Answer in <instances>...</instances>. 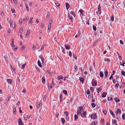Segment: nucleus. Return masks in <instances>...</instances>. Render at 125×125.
<instances>
[{"instance_id":"nucleus-50","label":"nucleus","mask_w":125,"mask_h":125,"mask_svg":"<svg viewBox=\"0 0 125 125\" xmlns=\"http://www.w3.org/2000/svg\"><path fill=\"white\" fill-rule=\"evenodd\" d=\"M26 63H25L22 66V68L23 69H24L25 66V65H26Z\"/></svg>"},{"instance_id":"nucleus-43","label":"nucleus","mask_w":125,"mask_h":125,"mask_svg":"<svg viewBox=\"0 0 125 125\" xmlns=\"http://www.w3.org/2000/svg\"><path fill=\"white\" fill-rule=\"evenodd\" d=\"M91 105L93 107H95L96 106V105L94 103H92Z\"/></svg>"},{"instance_id":"nucleus-25","label":"nucleus","mask_w":125,"mask_h":125,"mask_svg":"<svg viewBox=\"0 0 125 125\" xmlns=\"http://www.w3.org/2000/svg\"><path fill=\"white\" fill-rule=\"evenodd\" d=\"M104 73L105 75L104 77H105V78H106L107 77V76L108 74V72L107 71H105L104 72Z\"/></svg>"},{"instance_id":"nucleus-42","label":"nucleus","mask_w":125,"mask_h":125,"mask_svg":"<svg viewBox=\"0 0 125 125\" xmlns=\"http://www.w3.org/2000/svg\"><path fill=\"white\" fill-rule=\"evenodd\" d=\"M119 85V84L118 83H117L115 85V87L116 88H117Z\"/></svg>"},{"instance_id":"nucleus-9","label":"nucleus","mask_w":125,"mask_h":125,"mask_svg":"<svg viewBox=\"0 0 125 125\" xmlns=\"http://www.w3.org/2000/svg\"><path fill=\"white\" fill-rule=\"evenodd\" d=\"M97 123V121H94L92 122L90 125H96Z\"/></svg>"},{"instance_id":"nucleus-8","label":"nucleus","mask_w":125,"mask_h":125,"mask_svg":"<svg viewBox=\"0 0 125 125\" xmlns=\"http://www.w3.org/2000/svg\"><path fill=\"white\" fill-rule=\"evenodd\" d=\"M116 112V114L117 115L118 113H119L120 114H121V111L120 109L118 108Z\"/></svg>"},{"instance_id":"nucleus-6","label":"nucleus","mask_w":125,"mask_h":125,"mask_svg":"<svg viewBox=\"0 0 125 125\" xmlns=\"http://www.w3.org/2000/svg\"><path fill=\"white\" fill-rule=\"evenodd\" d=\"M59 98H60V102L61 103H62V98L63 96L61 94H60L59 95Z\"/></svg>"},{"instance_id":"nucleus-38","label":"nucleus","mask_w":125,"mask_h":125,"mask_svg":"<svg viewBox=\"0 0 125 125\" xmlns=\"http://www.w3.org/2000/svg\"><path fill=\"white\" fill-rule=\"evenodd\" d=\"M102 111L103 113L104 114V115H106L107 113L106 111L105 110H103Z\"/></svg>"},{"instance_id":"nucleus-12","label":"nucleus","mask_w":125,"mask_h":125,"mask_svg":"<svg viewBox=\"0 0 125 125\" xmlns=\"http://www.w3.org/2000/svg\"><path fill=\"white\" fill-rule=\"evenodd\" d=\"M65 47L66 49L67 50L69 49L70 48V46L68 44L65 45Z\"/></svg>"},{"instance_id":"nucleus-44","label":"nucleus","mask_w":125,"mask_h":125,"mask_svg":"<svg viewBox=\"0 0 125 125\" xmlns=\"http://www.w3.org/2000/svg\"><path fill=\"white\" fill-rule=\"evenodd\" d=\"M79 11L80 12V14H81L83 15V10L82 9H81L79 10Z\"/></svg>"},{"instance_id":"nucleus-56","label":"nucleus","mask_w":125,"mask_h":125,"mask_svg":"<svg viewBox=\"0 0 125 125\" xmlns=\"http://www.w3.org/2000/svg\"><path fill=\"white\" fill-rule=\"evenodd\" d=\"M20 38L21 39H22L23 38L22 36V32L21 31H20Z\"/></svg>"},{"instance_id":"nucleus-1","label":"nucleus","mask_w":125,"mask_h":125,"mask_svg":"<svg viewBox=\"0 0 125 125\" xmlns=\"http://www.w3.org/2000/svg\"><path fill=\"white\" fill-rule=\"evenodd\" d=\"M91 119L94 120L96 118H97V116L96 115L95 113L92 114L91 116Z\"/></svg>"},{"instance_id":"nucleus-3","label":"nucleus","mask_w":125,"mask_h":125,"mask_svg":"<svg viewBox=\"0 0 125 125\" xmlns=\"http://www.w3.org/2000/svg\"><path fill=\"white\" fill-rule=\"evenodd\" d=\"M86 112L85 111H83L82 114L81 113V116L82 117H86Z\"/></svg>"},{"instance_id":"nucleus-20","label":"nucleus","mask_w":125,"mask_h":125,"mask_svg":"<svg viewBox=\"0 0 125 125\" xmlns=\"http://www.w3.org/2000/svg\"><path fill=\"white\" fill-rule=\"evenodd\" d=\"M96 90L97 93L98 94L99 93L100 90L101 91L102 90V88L100 87H99L98 88H97Z\"/></svg>"},{"instance_id":"nucleus-46","label":"nucleus","mask_w":125,"mask_h":125,"mask_svg":"<svg viewBox=\"0 0 125 125\" xmlns=\"http://www.w3.org/2000/svg\"><path fill=\"white\" fill-rule=\"evenodd\" d=\"M18 123L19 125H21V124H22L21 119H19Z\"/></svg>"},{"instance_id":"nucleus-57","label":"nucleus","mask_w":125,"mask_h":125,"mask_svg":"<svg viewBox=\"0 0 125 125\" xmlns=\"http://www.w3.org/2000/svg\"><path fill=\"white\" fill-rule=\"evenodd\" d=\"M86 93L87 94H90V92L89 90H87L86 92Z\"/></svg>"},{"instance_id":"nucleus-52","label":"nucleus","mask_w":125,"mask_h":125,"mask_svg":"<svg viewBox=\"0 0 125 125\" xmlns=\"http://www.w3.org/2000/svg\"><path fill=\"white\" fill-rule=\"evenodd\" d=\"M64 114L66 115V116H67L68 115V113L67 111L65 112Z\"/></svg>"},{"instance_id":"nucleus-53","label":"nucleus","mask_w":125,"mask_h":125,"mask_svg":"<svg viewBox=\"0 0 125 125\" xmlns=\"http://www.w3.org/2000/svg\"><path fill=\"white\" fill-rule=\"evenodd\" d=\"M49 23H50V25H51V24L52 23V19H50Z\"/></svg>"},{"instance_id":"nucleus-37","label":"nucleus","mask_w":125,"mask_h":125,"mask_svg":"<svg viewBox=\"0 0 125 125\" xmlns=\"http://www.w3.org/2000/svg\"><path fill=\"white\" fill-rule=\"evenodd\" d=\"M68 17L69 18V19L72 20V19H73L72 17V16H71L69 14L68 15Z\"/></svg>"},{"instance_id":"nucleus-34","label":"nucleus","mask_w":125,"mask_h":125,"mask_svg":"<svg viewBox=\"0 0 125 125\" xmlns=\"http://www.w3.org/2000/svg\"><path fill=\"white\" fill-rule=\"evenodd\" d=\"M25 5H26V8L27 10V11H29V7H28L27 5V4H25Z\"/></svg>"},{"instance_id":"nucleus-26","label":"nucleus","mask_w":125,"mask_h":125,"mask_svg":"<svg viewBox=\"0 0 125 125\" xmlns=\"http://www.w3.org/2000/svg\"><path fill=\"white\" fill-rule=\"evenodd\" d=\"M52 84H48V88H49V87H50V88H52Z\"/></svg>"},{"instance_id":"nucleus-48","label":"nucleus","mask_w":125,"mask_h":125,"mask_svg":"<svg viewBox=\"0 0 125 125\" xmlns=\"http://www.w3.org/2000/svg\"><path fill=\"white\" fill-rule=\"evenodd\" d=\"M101 121L103 122L102 123V124L103 125V124H104V119L102 118L101 119Z\"/></svg>"},{"instance_id":"nucleus-16","label":"nucleus","mask_w":125,"mask_h":125,"mask_svg":"<svg viewBox=\"0 0 125 125\" xmlns=\"http://www.w3.org/2000/svg\"><path fill=\"white\" fill-rule=\"evenodd\" d=\"M99 75L100 77H103L104 76V74L102 71H101L99 73Z\"/></svg>"},{"instance_id":"nucleus-41","label":"nucleus","mask_w":125,"mask_h":125,"mask_svg":"<svg viewBox=\"0 0 125 125\" xmlns=\"http://www.w3.org/2000/svg\"><path fill=\"white\" fill-rule=\"evenodd\" d=\"M125 114H123L122 116V119H123L125 120Z\"/></svg>"},{"instance_id":"nucleus-51","label":"nucleus","mask_w":125,"mask_h":125,"mask_svg":"<svg viewBox=\"0 0 125 125\" xmlns=\"http://www.w3.org/2000/svg\"><path fill=\"white\" fill-rule=\"evenodd\" d=\"M44 26V23L43 22L42 23L41 27L42 28H43Z\"/></svg>"},{"instance_id":"nucleus-17","label":"nucleus","mask_w":125,"mask_h":125,"mask_svg":"<svg viewBox=\"0 0 125 125\" xmlns=\"http://www.w3.org/2000/svg\"><path fill=\"white\" fill-rule=\"evenodd\" d=\"M38 66L40 67H42V65L40 61L39 60H38Z\"/></svg>"},{"instance_id":"nucleus-40","label":"nucleus","mask_w":125,"mask_h":125,"mask_svg":"<svg viewBox=\"0 0 125 125\" xmlns=\"http://www.w3.org/2000/svg\"><path fill=\"white\" fill-rule=\"evenodd\" d=\"M93 28L94 31H95L96 30V27L95 26L93 25Z\"/></svg>"},{"instance_id":"nucleus-23","label":"nucleus","mask_w":125,"mask_h":125,"mask_svg":"<svg viewBox=\"0 0 125 125\" xmlns=\"http://www.w3.org/2000/svg\"><path fill=\"white\" fill-rule=\"evenodd\" d=\"M61 122L63 124L65 122V121L64 119V118H61Z\"/></svg>"},{"instance_id":"nucleus-30","label":"nucleus","mask_w":125,"mask_h":125,"mask_svg":"<svg viewBox=\"0 0 125 125\" xmlns=\"http://www.w3.org/2000/svg\"><path fill=\"white\" fill-rule=\"evenodd\" d=\"M63 77L61 75H60L58 77V80H59L60 79H63Z\"/></svg>"},{"instance_id":"nucleus-19","label":"nucleus","mask_w":125,"mask_h":125,"mask_svg":"<svg viewBox=\"0 0 125 125\" xmlns=\"http://www.w3.org/2000/svg\"><path fill=\"white\" fill-rule=\"evenodd\" d=\"M74 117V120L75 121H76L78 119V115H75Z\"/></svg>"},{"instance_id":"nucleus-31","label":"nucleus","mask_w":125,"mask_h":125,"mask_svg":"<svg viewBox=\"0 0 125 125\" xmlns=\"http://www.w3.org/2000/svg\"><path fill=\"white\" fill-rule=\"evenodd\" d=\"M79 110H80V111L82 112V111L83 110V107L82 106H80L79 108Z\"/></svg>"},{"instance_id":"nucleus-59","label":"nucleus","mask_w":125,"mask_h":125,"mask_svg":"<svg viewBox=\"0 0 125 125\" xmlns=\"http://www.w3.org/2000/svg\"><path fill=\"white\" fill-rule=\"evenodd\" d=\"M9 23L10 24V25H12V20H10L9 21Z\"/></svg>"},{"instance_id":"nucleus-47","label":"nucleus","mask_w":125,"mask_h":125,"mask_svg":"<svg viewBox=\"0 0 125 125\" xmlns=\"http://www.w3.org/2000/svg\"><path fill=\"white\" fill-rule=\"evenodd\" d=\"M112 123L113 124H115L116 123V120H113V119H112Z\"/></svg>"},{"instance_id":"nucleus-36","label":"nucleus","mask_w":125,"mask_h":125,"mask_svg":"<svg viewBox=\"0 0 125 125\" xmlns=\"http://www.w3.org/2000/svg\"><path fill=\"white\" fill-rule=\"evenodd\" d=\"M49 17H50L49 13V12H48L47 13V16H46L47 19H49Z\"/></svg>"},{"instance_id":"nucleus-60","label":"nucleus","mask_w":125,"mask_h":125,"mask_svg":"<svg viewBox=\"0 0 125 125\" xmlns=\"http://www.w3.org/2000/svg\"><path fill=\"white\" fill-rule=\"evenodd\" d=\"M120 43L122 45L124 44V42L122 40H120Z\"/></svg>"},{"instance_id":"nucleus-32","label":"nucleus","mask_w":125,"mask_h":125,"mask_svg":"<svg viewBox=\"0 0 125 125\" xmlns=\"http://www.w3.org/2000/svg\"><path fill=\"white\" fill-rule=\"evenodd\" d=\"M122 62H123V63H122L121 62H120V65H121L122 66H124V64L125 63V62H124V61H122Z\"/></svg>"},{"instance_id":"nucleus-55","label":"nucleus","mask_w":125,"mask_h":125,"mask_svg":"<svg viewBox=\"0 0 125 125\" xmlns=\"http://www.w3.org/2000/svg\"><path fill=\"white\" fill-rule=\"evenodd\" d=\"M94 88H93V87H90V90L92 91V92H93L94 91Z\"/></svg>"},{"instance_id":"nucleus-28","label":"nucleus","mask_w":125,"mask_h":125,"mask_svg":"<svg viewBox=\"0 0 125 125\" xmlns=\"http://www.w3.org/2000/svg\"><path fill=\"white\" fill-rule=\"evenodd\" d=\"M73 57L76 60L77 59V56L74 53L73 54Z\"/></svg>"},{"instance_id":"nucleus-61","label":"nucleus","mask_w":125,"mask_h":125,"mask_svg":"<svg viewBox=\"0 0 125 125\" xmlns=\"http://www.w3.org/2000/svg\"><path fill=\"white\" fill-rule=\"evenodd\" d=\"M11 11L12 13H13L14 12V9L13 8H11Z\"/></svg>"},{"instance_id":"nucleus-35","label":"nucleus","mask_w":125,"mask_h":125,"mask_svg":"<svg viewBox=\"0 0 125 125\" xmlns=\"http://www.w3.org/2000/svg\"><path fill=\"white\" fill-rule=\"evenodd\" d=\"M98 11H100L101 10V7L100 5H99L98 6Z\"/></svg>"},{"instance_id":"nucleus-64","label":"nucleus","mask_w":125,"mask_h":125,"mask_svg":"<svg viewBox=\"0 0 125 125\" xmlns=\"http://www.w3.org/2000/svg\"><path fill=\"white\" fill-rule=\"evenodd\" d=\"M0 15L1 16H3L4 15V13L3 12H1L0 14Z\"/></svg>"},{"instance_id":"nucleus-62","label":"nucleus","mask_w":125,"mask_h":125,"mask_svg":"<svg viewBox=\"0 0 125 125\" xmlns=\"http://www.w3.org/2000/svg\"><path fill=\"white\" fill-rule=\"evenodd\" d=\"M55 4H56V5L58 7L59 6H60V4H59V3H57V2H55Z\"/></svg>"},{"instance_id":"nucleus-13","label":"nucleus","mask_w":125,"mask_h":125,"mask_svg":"<svg viewBox=\"0 0 125 125\" xmlns=\"http://www.w3.org/2000/svg\"><path fill=\"white\" fill-rule=\"evenodd\" d=\"M66 9L67 10H68L70 7V5L67 3H66Z\"/></svg>"},{"instance_id":"nucleus-54","label":"nucleus","mask_w":125,"mask_h":125,"mask_svg":"<svg viewBox=\"0 0 125 125\" xmlns=\"http://www.w3.org/2000/svg\"><path fill=\"white\" fill-rule=\"evenodd\" d=\"M47 97V96L46 95H45L44 96V97L43 98V100H46V98Z\"/></svg>"},{"instance_id":"nucleus-39","label":"nucleus","mask_w":125,"mask_h":125,"mask_svg":"<svg viewBox=\"0 0 125 125\" xmlns=\"http://www.w3.org/2000/svg\"><path fill=\"white\" fill-rule=\"evenodd\" d=\"M81 113H82L80 111H78V109L77 111V114L78 115L80 114V115H81Z\"/></svg>"},{"instance_id":"nucleus-2","label":"nucleus","mask_w":125,"mask_h":125,"mask_svg":"<svg viewBox=\"0 0 125 125\" xmlns=\"http://www.w3.org/2000/svg\"><path fill=\"white\" fill-rule=\"evenodd\" d=\"M92 84L94 86H96L97 84V82L96 81L93 79L92 81Z\"/></svg>"},{"instance_id":"nucleus-27","label":"nucleus","mask_w":125,"mask_h":125,"mask_svg":"<svg viewBox=\"0 0 125 125\" xmlns=\"http://www.w3.org/2000/svg\"><path fill=\"white\" fill-rule=\"evenodd\" d=\"M33 19V18L32 17H31L30 18V19L29 20V23H31L32 22V20Z\"/></svg>"},{"instance_id":"nucleus-4","label":"nucleus","mask_w":125,"mask_h":125,"mask_svg":"<svg viewBox=\"0 0 125 125\" xmlns=\"http://www.w3.org/2000/svg\"><path fill=\"white\" fill-rule=\"evenodd\" d=\"M41 103L40 102H37L36 104L37 107L38 108H39L41 106Z\"/></svg>"},{"instance_id":"nucleus-21","label":"nucleus","mask_w":125,"mask_h":125,"mask_svg":"<svg viewBox=\"0 0 125 125\" xmlns=\"http://www.w3.org/2000/svg\"><path fill=\"white\" fill-rule=\"evenodd\" d=\"M80 81L82 83H83L84 80L83 78H80Z\"/></svg>"},{"instance_id":"nucleus-10","label":"nucleus","mask_w":125,"mask_h":125,"mask_svg":"<svg viewBox=\"0 0 125 125\" xmlns=\"http://www.w3.org/2000/svg\"><path fill=\"white\" fill-rule=\"evenodd\" d=\"M109 111L110 113H111V115L113 117H115V116L114 114V113L112 110L111 109H110L109 110Z\"/></svg>"},{"instance_id":"nucleus-11","label":"nucleus","mask_w":125,"mask_h":125,"mask_svg":"<svg viewBox=\"0 0 125 125\" xmlns=\"http://www.w3.org/2000/svg\"><path fill=\"white\" fill-rule=\"evenodd\" d=\"M30 33V31L29 29L28 28L27 30V32L26 33V35L27 36V37H28V35Z\"/></svg>"},{"instance_id":"nucleus-58","label":"nucleus","mask_w":125,"mask_h":125,"mask_svg":"<svg viewBox=\"0 0 125 125\" xmlns=\"http://www.w3.org/2000/svg\"><path fill=\"white\" fill-rule=\"evenodd\" d=\"M78 68H77V66H76L75 65L74 66V69L75 70H76V71H77V70Z\"/></svg>"},{"instance_id":"nucleus-49","label":"nucleus","mask_w":125,"mask_h":125,"mask_svg":"<svg viewBox=\"0 0 125 125\" xmlns=\"http://www.w3.org/2000/svg\"><path fill=\"white\" fill-rule=\"evenodd\" d=\"M114 17L113 15L112 16V17L111 18V20L112 21H113L114 20Z\"/></svg>"},{"instance_id":"nucleus-29","label":"nucleus","mask_w":125,"mask_h":125,"mask_svg":"<svg viewBox=\"0 0 125 125\" xmlns=\"http://www.w3.org/2000/svg\"><path fill=\"white\" fill-rule=\"evenodd\" d=\"M40 58L41 59L42 63H43L44 61V59L42 57H40Z\"/></svg>"},{"instance_id":"nucleus-63","label":"nucleus","mask_w":125,"mask_h":125,"mask_svg":"<svg viewBox=\"0 0 125 125\" xmlns=\"http://www.w3.org/2000/svg\"><path fill=\"white\" fill-rule=\"evenodd\" d=\"M44 49V47L43 45L41 47V50L40 51H42V50Z\"/></svg>"},{"instance_id":"nucleus-7","label":"nucleus","mask_w":125,"mask_h":125,"mask_svg":"<svg viewBox=\"0 0 125 125\" xmlns=\"http://www.w3.org/2000/svg\"><path fill=\"white\" fill-rule=\"evenodd\" d=\"M7 82L8 83L11 84L12 82V81L11 79H7Z\"/></svg>"},{"instance_id":"nucleus-24","label":"nucleus","mask_w":125,"mask_h":125,"mask_svg":"<svg viewBox=\"0 0 125 125\" xmlns=\"http://www.w3.org/2000/svg\"><path fill=\"white\" fill-rule=\"evenodd\" d=\"M121 73L122 75L124 76H125V72L124 71L122 70L121 72Z\"/></svg>"},{"instance_id":"nucleus-45","label":"nucleus","mask_w":125,"mask_h":125,"mask_svg":"<svg viewBox=\"0 0 125 125\" xmlns=\"http://www.w3.org/2000/svg\"><path fill=\"white\" fill-rule=\"evenodd\" d=\"M13 113L15 114H16V110L15 109H13Z\"/></svg>"},{"instance_id":"nucleus-15","label":"nucleus","mask_w":125,"mask_h":125,"mask_svg":"<svg viewBox=\"0 0 125 125\" xmlns=\"http://www.w3.org/2000/svg\"><path fill=\"white\" fill-rule=\"evenodd\" d=\"M106 95V93L105 92H104L102 94V96L104 98L105 97Z\"/></svg>"},{"instance_id":"nucleus-22","label":"nucleus","mask_w":125,"mask_h":125,"mask_svg":"<svg viewBox=\"0 0 125 125\" xmlns=\"http://www.w3.org/2000/svg\"><path fill=\"white\" fill-rule=\"evenodd\" d=\"M14 39H12V42H11V46L12 47H14L15 46L14 44Z\"/></svg>"},{"instance_id":"nucleus-5","label":"nucleus","mask_w":125,"mask_h":125,"mask_svg":"<svg viewBox=\"0 0 125 125\" xmlns=\"http://www.w3.org/2000/svg\"><path fill=\"white\" fill-rule=\"evenodd\" d=\"M31 116H29L28 115H25L24 116V119L26 120L28 119H29L30 117Z\"/></svg>"},{"instance_id":"nucleus-18","label":"nucleus","mask_w":125,"mask_h":125,"mask_svg":"<svg viewBox=\"0 0 125 125\" xmlns=\"http://www.w3.org/2000/svg\"><path fill=\"white\" fill-rule=\"evenodd\" d=\"M42 82L43 83H44L45 82V79L44 76L42 77Z\"/></svg>"},{"instance_id":"nucleus-33","label":"nucleus","mask_w":125,"mask_h":125,"mask_svg":"<svg viewBox=\"0 0 125 125\" xmlns=\"http://www.w3.org/2000/svg\"><path fill=\"white\" fill-rule=\"evenodd\" d=\"M63 92L64 94L65 95H66L67 94V91L65 90H64L63 91Z\"/></svg>"},{"instance_id":"nucleus-14","label":"nucleus","mask_w":125,"mask_h":125,"mask_svg":"<svg viewBox=\"0 0 125 125\" xmlns=\"http://www.w3.org/2000/svg\"><path fill=\"white\" fill-rule=\"evenodd\" d=\"M114 99L115 100V101L116 102V103H118L119 102L120 100V99L118 98H114Z\"/></svg>"}]
</instances>
